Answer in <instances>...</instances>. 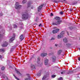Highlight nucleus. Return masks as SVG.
Masks as SVG:
<instances>
[{"label": "nucleus", "mask_w": 80, "mask_h": 80, "mask_svg": "<svg viewBox=\"0 0 80 80\" xmlns=\"http://www.w3.org/2000/svg\"><path fill=\"white\" fill-rule=\"evenodd\" d=\"M61 18L60 17L58 16H56L54 17V20H58L57 22H53L52 24L53 25H56L57 26L58 25H60L61 24L62 21V20H60Z\"/></svg>", "instance_id": "obj_1"}, {"label": "nucleus", "mask_w": 80, "mask_h": 80, "mask_svg": "<svg viewBox=\"0 0 80 80\" xmlns=\"http://www.w3.org/2000/svg\"><path fill=\"white\" fill-rule=\"evenodd\" d=\"M2 36H3V34H1V32H0V39L1 38Z\"/></svg>", "instance_id": "obj_30"}, {"label": "nucleus", "mask_w": 80, "mask_h": 80, "mask_svg": "<svg viewBox=\"0 0 80 80\" xmlns=\"http://www.w3.org/2000/svg\"><path fill=\"white\" fill-rule=\"evenodd\" d=\"M78 60H79V61H80V58H78Z\"/></svg>", "instance_id": "obj_44"}, {"label": "nucleus", "mask_w": 80, "mask_h": 80, "mask_svg": "<svg viewBox=\"0 0 80 80\" xmlns=\"http://www.w3.org/2000/svg\"><path fill=\"white\" fill-rule=\"evenodd\" d=\"M31 68H32V69H35V66L33 65H32L31 66Z\"/></svg>", "instance_id": "obj_16"}, {"label": "nucleus", "mask_w": 80, "mask_h": 80, "mask_svg": "<svg viewBox=\"0 0 80 80\" xmlns=\"http://www.w3.org/2000/svg\"><path fill=\"white\" fill-rule=\"evenodd\" d=\"M53 28V29H55V28Z\"/></svg>", "instance_id": "obj_54"}, {"label": "nucleus", "mask_w": 80, "mask_h": 80, "mask_svg": "<svg viewBox=\"0 0 80 80\" xmlns=\"http://www.w3.org/2000/svg\"><path fill=\"white\" fill-rule=\"evenodd\" d=\"M57 38H58L59 39L61 38H62V36L60 35H58L57 36Z\"/></svg>", "instance_id": "obj_21"}, {"label": "nucleus", "mask_w": 80, "mask_h": 80, "mask_svg": "<svg viewBox=\"0 0 80 80\" xmlns=\"http://www.w3.org/2000/svg\"><path fill=\"white\" fill-rule=\"evenodd\" d=\"M5 74H3L2 76V77H3V78H5Z\"/></svg>", "instance_id": "obj_43"}, {"label": "nucleus", "mask_w": 80, "mask_h": 80, "mask_svg": "<svg viewBox=\"0 0 80 80\" xmlns=\"http://www.w3.org/2000/svg\"><path fill=\"white\" fill-rule=\"evenodd\" d=\"M41 22H42V23H43V21L42 20H41Z\"/></svg>", "instance_id": "obj_55"}, {"label": "nucleus", "mask_w": 80, "mask_h": 80, "mask_svg": "<svg viewBox=\"0 0 80 80\" xmlns=\"http://www.w3.org/2000/svg\"><path fill=\"white\" fill-rule=\"evenodd\" d=\"M67 33L68 35H69V34L68 33V32H67Z\"/></svg>", "instance_id": "obj_47"}, {"label": "nucleus", "mask_w": 80, "mask_h": 80, "mask_svg": "<svg viewBox=\"0 0 80 80\" xmlns=\"http://www.w3.org/2000/svg\"><path fill=\"white\" fill-rule=\"evenodd\" d=\"M59 30L60 29H54L52 31V33L53 34H55V33H58V32H59Z\"/></svg>", "instance_id": "obj_4"}, {"label": "nucleus", "mask_w": 80, "mask_h": 80, "mask_svg": "<svg viewBox=\"0 0 80 80\" xmlns=\"http://www.w3.org/2000/svg\"><path fill=\"white\" fill-rule=\"evenodd\" d=\"M0 58H2V56L0 55Z\"/></svg>", "instance_id": "obj_49"}, {"label": "nucleus", "mask_w": 80, "mask_h": 80, "mask_svg": "<svg viewBox=\"0 0 80 80\" xmlns=\"http://www.w3.org/2000/svg\"><path fill=\"white\" fill-rule=\"evenodd\" d=\"M38 12H40V6H39L38 8Z\"/></svg>", "instance_id": "obj_23"}, {"label": "nucleus", "mask_w": 80, "mask_h": 80, "mask_svg": "<svg viewBox=\"0 0 80 80\" xmlns=\"http://www.w3.org/2000/svg\"><path fill=\"white\" fill-rule=\"evenodd\" d=\"M0 51H2V52H5V49H1L0 50Z\"/></svg>", "instance_id": "obj_27"}, {"label": "nucleus", "mask_w": 80, "mask_h": 80, "mask_svg": "<svg viewBox=\"0 0 80 80\" xmlns=\"http://www.w3.org/2000/svg\"><path fill=\"white\" fill-rule=\"evenodd\" d=\"M39 27H40V24L39 25Z\"/></svg>", "instance_id": "obj_56"}, {"label": "nucleus", "mask_w": 80, "mask_h": 80, "mask_svg": "<svg viewBox=\"0 0 80 80\" xmlns=\"http://www.w3.org/2000/svg\"><path fill=\"white\" fill-rule=\"evenodd\" d=\"M40 27H43V25H42V24H40Z\"/></svg>", "instance_id": "obj_45"}, {"label": "nucleus", "mask_w": 80, "mask_h": 80, "mask_svg": "<svg viewBox=\"0 0 80 80\" xmlns=\"http://www.w3.org/2000/svg\"><path fill=\"white\" fill-rule=\"evenodd\" d=\"M62 50H59L58 52V55H60L61 54V53H62Z\"/></svg>", "instance_id": "obj_15"}, {"label": "nucleus", "mask_w": 80, "mask_h": 80, "mask_svg": "<svg viewBox=\"0 0 80 80\" xmlns=\"http://www.w3.org/2000/svg\"><path fill=\"white\" fill-rule=\"evenodd\" d=\"M24 39V37L23 36V34H22L21 36H20V41H22Z\"/></svg>", "instance_id": "obj_6"}, {"label": "nucleus", "mask_w": 80, "mask_h": 80, "mask_svg": "<svg viewBox=\"0 0 80 80\" xmlns=\"http://www.w3.org/2000/svg\"><path fill=\"white\" fill-rule=\"evenodd\" d=\"M17 73H18V75H21V74H20V72H19V71H18L16 69H15Z\"/></svg>", "instance_id": "obj_18"}, {"label": "nucleus", "mask_w": 80, "mask_h": 80, "mask_svg": "<svg viewBox=\"0 0 80 80\" xmlns=\"http://www.w3.org/2000/svg\"><path fill=\"white\" fill-rule=\"evenodd\" d=\"M6 78H7V79H8V78H7V77H6Z\"/></svg>", "instance_id": "obj_58"}, {"label": "nucleus", "mask_w": 80, "mask_h": 80, "mask_svg": "<svg viewBox=\"0 0 80 80\" xmlns=\"http://www.w3.org/2000/svg\"><path fill=\"white\" fill-rule=\"evenodd\" d=\"M22 7L21 5H19V2H16L15 3V8L16 9H20Z\"/></svg>", "instance_id": "obj_3"}, {"label": "nucleus", "mask_w": 80, "mask_h": 80, "mask_svg": "<svg viewBox=\"0 0 80 80\" xmlns=\"http://www.w3.org/2000/svg\"><path fill=\"white\" fill-rule=\"evenodd\" d=\"M13 27L14 28H17V25H13Z\"/></svg>", "instance_id": "obj_31"}, {"label": "nucleus", "mask_w": 80, "mask_h": 80, "mask_svg": "<svg viewBox=\"0 0 80 80\" xmlns=\"http://www.w3.org/2000/svg\"><path fill=\"white\" fill-rule=\"evenodd\" d=\"M47 53H42L41 54V56L43 57H46V56H47Z\"/></svg>", "instance_id": "obj_10"}, {"label": "nucleus", "mask_w": 80, "mask_h": 80, "mask_svg": "<svg viewBox=\"0 0 80 80\" xmlns=\"http://www.w3.org/2000/svg\"><path fill=\"white\" fill-rule=\"evenodd\" d=\"M44 63L45 65H47L48 64V60L47 59H46L44 61Z\"/></svg>", "instance_id": "obj_11"}, {"label": "nucleus", "mask_w": 80, "mask_h": 80, "mask_svg": "<svg viewBox=\"0 0 80 80\" xmlns=\"http://www.w3.org/2000/svg\"><path fill=\"white\" fill-rule=\"evenodd\" d=\"M58 45L57 44H55V46H56V47Z\"/></svg>", "instance_id": "obj_48"}, {"label": "nucleus", "mask_w": 80, "mask_h": 80, "mask_svg": "<svg viewBox=\"0 0 80 80\" xmlns=\"http://www.w3.org/2000/svg\"><path fill=\"white\" fill-rule=\"evenodd\" d=\"M45 4H42L41 5H40V10L41 9H42V8L43 7H45Z\"/></svg>", "instance_id": "obj_13"}, {"label": "nucleus", "mask_w": 80, "mask_h": 80, "mask_svg": "<svg viewBox=\"0 0 80 80\" xmlns=\"http://www.w3.org/2000/svg\"><path fill=\"white\" fill-rule=\"evenodd\" d=\"M32 9H33V7H32L31 8Z\"/></svg>", "instance_id": "obj_52"}, {"label": "nucleus", "mask_w": 80, "mask_h": 80, "mask_svg": "<svg viewBox=\"0 0 80 80\" xmlns=\"http://www.w3.org/2000/svg\"><path fill=\"white\" fill-rule=\"evenodd\" d=\"M38 52H40V50H38V51H37V52L38 53Z\"/></svg>", "instance_id": "obj_51"}, {"label": "nucleus", "mask_w": 80, "mask_h": 80, "mask_svg": "<svg viewBox=\"0 0 80 80\" xmlns=\"http://www.w3.org/2000/svg\"><path fill=\"white\" fill-rule=\"evenodd\" d=\"M32 3V1H29L28 3V7H29L30 6V5L31 3Z\"/></svg>", "instance_id": "obj_12"}, {"label": "nucleus", "mask_w": 80, "mask_h": 80, "mask_svg": "<svg viewBox=\"0 0 80 80\" xmlns=\"http://www.w3.org/2000/svg\"><path fill=\"white\" fill-rule=\"evenodd\" d=\"M50 16L51 17H52V16H53V13H51Z\"/></svg>", "instance_id": "obj_35"}, {"label": "nucleus", "mask_w": 80, "mask_h": 80, "mask_svg": "<svg viewBox=\"0 0 80 80\" xmlns=\"http://www.w3.org/2000/svg\"><path fill=\"white\" fill-rule=\"evenodd\" d=\"M55 59H56V57L55 56H53L52 58L53 62H54L55 61Z\"/></svg>", "instance_id": "obj_14"}, {"label": "nucleus", "mask_w": 80, "mask_h": 80, "mask_svg": "<svg viewBox=\"0 0 80 80\" xmlns=\"http://www.w3.org/2000/svg\"><path fill=\"white\" fill-rule=\"evenodd\" d=\"M63 41L64 43H67L68 42V41L67 40V38H64L63 40Z\"/></svg>", "instance_id": "obj_9"}, {"label": "nucleus", "mask_w": 80, "mask_h": 80, "mask_svg": "<svg viewBox=\"0 0 80 80\" xmlns=\"http://www.w3.org/2000/svg\"><path fill=\"white\" fill-rule=\"evenodd\" d=\"M0 73H1V72H0Z\"/></svg>", "instance_id": "obj_60"}, {"label": "nucleus", "mask_w": 80, "mask_h": 80, "mask_svg": "<svg viewBox=\"0 0 80 80\" xmlns=\"http://www.w3.org/2000/svg\"><path fill=\"white\" fill-rule=\"evenodd\" d=\"M73 10V9H72V8H70V12H72V11Z\"/></svg>", "instance_id": "obj_37"}, {"label": "nucleus", "mask_w": 80, "mask_h": 80, "mask_svg": "<svg viewBox=\"0 0 80 80\" xmlns=\"http://www.w3.org/2000/svg\"><path fill=\"white\" fill-rule=\"evenodd\" d=\"M37 63H38V64L40 63V57H38Z\"/></svg>", "instance_id": "obj_8"}, {"label": "nucleus", "mask_w": 80, "mask_h": 80, "mask_svg": "<svg viewBox=\"0 0 80 80\" xmlns=\"http://www.w3.org/2000/svg\"><path fill=\"white\" fill-rule=\"evenodd\" d=\"M46 78H47V77L45 76H43L42 78V80H46L45 79H46Z\"/></svg>", "instance_id": "obj_19"}, {"label": "nucleus", "mask_w": 80, "mask_h": 80, "mask_svg": "<svg viewBox=\"0 0 80 80\" xmlns=\"http://www.w3.org/2000/svg\"><path fill=\"white\" fill-rule=\"evenodd\" d=\"M14 77L16 78V79H17V80H19V79L18 78H17V77H16V76H15L14 75Z\"/></svg>", "instance_id": "obj_29"}, {"label": "nucleus", "mask_w": 80, "mask_h": 80, "mask_svg": "<svg viewBox=\"0 0 80 80\" xmlns=\"http://www.w3.org/2000/svg\"><path fill=\"white\" fill-rule=\"evenodd\" d=\"M41 17H43V15H42V14L41 13V15H40Z\"/></svg>", "instance_id": "obj_41"}, {"label": "nucleus", "mask_w": 80, "mask_h": 80, "mask_svg": "<svg viewBox=\"0 0 80 80\" xmlns=\"http://www.w3.org/2000/svg\"><path fill=\"white\" fill-rule=\"evenodd\" d=\"M27 2V1L26 0H24L22 1V3H25Z\"/></svg>", "instance_id": "obj_25"}, {"label": "nucleus", "mask_w": 80, "mask_h": 80, "mask_svg": "<svg viewBox=\"0 0 80 80\" xmlns=\"http://www.w3.org/2000/svg\"><path fill=\"white\" fill-rule=\"evenodd\" d=\"M55 2V3H56V2Z\"/></svg>", "instance_id": "obj_59"}, {"label": "nucleus", "mask_w": 80, "mask_h": 80, "mask_svg": "<svg viewBox=\"0 0 80 80\" xmlns=\"http://www.w3.org/2000/svg\"><path fill=\"white\" fill-rule=\"evenodd\" d=\"M25 80H30V79L29 78H26L25 79Z\"/></svg>", "instance_id": "obj_36"}, {"label": "nucleus", "mask_w": 80, "mask_h": 80, "mask_svg": "<svg viewBox=\"0 0 80 80\" xmlns=\"http://www.w3.org/2000/svg\"><path fill=\"white\" fill-rule=\"evenodd\" d=\"M77 3V2H76L75 3H74V4H76Z\"/></svg>", "instance_id": "obj_53"}, {"label": "nucleus", "mask_w": 80, "mask_h": 80, "mask_svg": "<svg viewBox=\"0 0 80 80\" xmlns=\"http://www.w3.org/2000/svg\"><path fill=\"white\" fill-rule=\"evenodd\" d=\"M49 55H52V54H51V53H49Z\"/></svg>", "instance_id": "obj_50"}, {"label": "nucleus", "mask_w": 80, "mask_h": 80, "mask_svg": "<svg viewBox=\"0 0 80 80\" xmlns=\"http://www.w3.org/2000/svg\"><path fill=\"white\" fill-rule=\"evenodd\" d=\"M28 17V15L27 13L25 12L22 15V18L23 20H27Z\"/></svg>", "instance_id": "obj_2"}, {"label": "nucleus", "mask_w": 80, "mask_h": 80, "mask_svg": "<svg viewBox=\"0 0 80 80\" xmlns=\"http://www.w3.org/2000/svg\"><path fill=\"white\" fill-rule=\"evenodd\" d=\"M60 15H62L63 14V11H61L59 12Z\"/></svg>", "instance_id": "obj_24"}, {"label": "nucleus", "mask_w": 80, "mask_h": 80, "mask_svg": "<svg viewBox=\"0 0 80 80\" xmlns=\"http://www.w3.org/2000/svg\"><path fill=\"white\" fill-rule=\"evenodd\" d=\"M58 80H63V78H62V77H61L60 78H58Z\"/></svg>", "instance_id": "obj_28"}, {"label": "nucleus", "mask_w": 80, "mask_h": 80, "mask_svg": "<svg viewBox=\"0 0 80 80\" xmlns=\"http://www.w3.org/2000/svg\"><path fill=\"white\" fill-rule=\"evenodd\" d=\"M15 40V37H13L11 38L9 40V42L11 43V42H12L13 41Z\"/></svg>", "instance_id": "obj_5"}, {"label": "nucleus", "mask_w": 80, "mask_h": 80, "mask_svg": "<svg viewBox=\"0 0 80 80\" xmlns=\"http://www.w3.org/2000/svg\"><path fill=\"white\" fill-rule=\"evenodd\" d=\"M72 72H73V71H68V72L67 73V74H69V73H72Z\"/></svg>", "instance_id": "obj_22"}, {"label": "nucleus", "mask_w": 80, "mask_h": 80, "mask_svg": "<svg viewBox=\"0 0 80 80\" xmlns=\"http://www.w3.org/2000/svg\"><path fill=\"white\" fill-rule=\"evenodd\" d=\"M2 70H5V67H2Z\"/></svg>", "instance_id": "obj_34"}, {"label": "nucleus", "mask_w": 80, "mask_h": 80, "mask_svg": "<svg viewBox=\"0 0 80 80\" xmlns=\"http://www.w3.org/2000/svg\"><path fill=\"white\" fill-rule=\"evenodd\" d=\"M51 40H55V38H52Z\"/></svg>", "instance_id": "obj_40"}, {"label": "nucleus", "mask_w": 80, "mask_h": 80, "mask_svg": "<svg viewBox=\"0 0 80 80\" xmlns=\"http://www.w3.org/2000/svg\"><path fill=\"white\" fill-rule=\"evenodd\" d=\"M9 27V28H11V29H12V27L11 26H10V27Z\"/></svg>", "instance_id": "obj_46"}, {"label": "nucleus", "mask_w": 80, "mask_h": 80, "mask_svg": "<svg viewBox=\"0 0 80 80\" xmlns=\"http://www.w3.org/2000/svg\"><path fill=\"white\" fill-rule=\"evenodd\" d=\"M8 45V42H5L2 45V47H7Z\"/></svg>", "instance_id": "obj_7"}, {"label": "nucleus", "mask_w": 80, "mask_h": 80, "mask_svg": "<svg viewBox=\"0 0 80 80\" xmlns=\"http://www.w3.org/2000/svg\"><path fill=\"white\" fill-rule=\"evenodd\" d=\"M70 45H71V44L69 43L66 44V47H69Z\"/></svg>", "instance_id": "obj_17"}, {"label": "nucleus", "mask_w": 80, "mask_h": 80, "mask_svg": "<svg viewBox=\"0 0 80 80\" xmlns=\"http://www.w3.org/2000/svg\"><path fill=\"white\" fill-rule=\"evenodd\" d=\"M5 33V32H3V33Z\"/></svg>", "instance_id": "obj_57"}, {"label": "nucleus", "mask_w": 80, "mask_h": 80, "mask_svg": "<svg viewBox=\"0 0 80 80\" xmlns=\"http://www.w3.org/2000/svg\"><path fill=\"white\" fill-rule=\"evenodd\" d=\"M23 26H22V27H21L20 28V29H23Z\"/></svg>", "instance_id": "obj_38"}, {"label": "nucleus", "mask_w": 80, "mask_h": 80, "mask_svg": "<svg viewBox=\"0 0 80 80\" xmlns=\"http://www.w3.org/2000/svg\"><path fill=\"white\" fill-rule=\"evenodd\" d=\"M37 76H38V77H40V73L39 72L37 74Z\"/></svg>", "instance_id": "obj_33"}, {"label": "nucleus", "mask_w": 80, "mask_h": 80, "mask_svg": "<svg viewBox=\"0 0 80 80\" xmlns=\"http://www.w3.org/2000/svg\"><path fill=\"white\" fill-rule=\"evenodd\" d=\"M64 31H62V32L61 33L62 34H64Z\"/></svg>", "instance_id": "obj_39"}, {"label": "nucleus", "mask_w": 80, "mask_h": 80, "mask_svg": "<svg viewBox=\"0 0 80 80\" xmlns=\"http://www.w3.org/2000/svg\"><path fill=\"white\" fill-rule=\"evenodd\" d=\"M69 28L70 30H73V27L72 26H71Z\"/></svg>", "instance_id": "obj_20"}, {"label": "nucleus", "mask_w": 80, "mask_h": 80, "mask_svg": "<svg viewBox=\"0 0 80 80\" xmlns=\"http://www.w3.org/2000/svg\"><path fill=\"white\" fill-rule=\"evenodd\" d=\"M65 73V71H63L61 72V74H64Z\"/></svg>", "instance_id": "obj_32"}, {"label": "nucleus", "mask_w": 80, "mask_h": 80, "mask_svg": "<svg viewBox=\"0 0 80 80\" xmlns=\"http://www.w3.org/2000/svg\"><path fill=\"white\" fill-rule=\"evenodd\" d=\"M3 15V14L2 13H0V16H2Z\"/></svg>", "instance_id": "obj_42"}, {"label": "nucleus", "mask_w": 80, "mask_h": 80, "mask_svg": "<svg viewBox=\"0 0 80 80\" xmlns=\"http://www.w3.org/2000/svg\"><path fill=\"white\" fill-rule=\"evenodd\" d=\"M56 77V75H53L52 76V78H55V77Z\"/></svg>", "instance_id": "obj_26"}]
</instances>
